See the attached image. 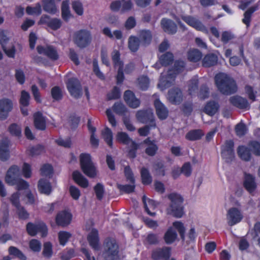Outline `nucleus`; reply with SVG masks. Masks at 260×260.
<instances>
[{"label": "nucleus", "instance_id": "obj_53", "mask_svg": "<svg viewBox=\"0 0 260 260\" xmlns=\"http://www.w3.org/2000/svg\"><path fill=\"white\" fill-rule=\"evenodd\" d=\"M193 105L192 102H186L183 103L181 107V110L186 116H189L193 111Z\"/></svg>", "mask_w": 260, "mask_h": 260}, {"label": "nucleus", "instance_id": "obj_39", "mask_svg": "<svg viewBox=\"0 0 260 260\" xmlns=\"http://www.w3.org/2000/svg\"><path fill=\"white\" fill-rule=\"evenodd\" d=\"M102 135L105 142L111 148H112L113 146V133L110 128L106 127L102 132Z\"/></svg>", "mask_w": 260, "mask_h": 260}, {"label": "nucleus", "instance_id": "obj_58", "mask_svg": "<svg viewBox=\"0 0 260 260\" xmlns=\"http://www.w3.org/2000/svg\"><path fill=\"white\" fill-rule=\"evenodd\" d=\"M26 12L28 15H40L42 13L40 4L39 3H37L34 7L27 6L26 8Z\"/></svg>", "mask_w": 260, "mask_h": 260}, {"label": "nucleus", "instance_id": "obj_35", "mask_svg": "<svg viewBox=\"0 0 260 260\" xmlns=\"http://www.w3.org/2000/svg\"><path fill=\"white\" fill-rule=\"evenodd\" d=\"M42 3L44 11L50 14H55L58 11L54 0H42Z\"/></svg>", "mask_w": 260, "mask_h": 260}, {"label": "nucleus", "instance_id": "obj_55", "mask_svg": "<svg viewBox=\"0 0 260 260\" xmlns=\"http://www.w3.org/2000/svg\"><path fill=\"white\" fill-rule=\"evenodd\" d=\"M154 169L157 175L164 177L166 175V167L162 161H158L154 165Z\"/></svg>", "mask_w": 260, "mask_h": 260}, {"label": "nucleus", "instance_id": "obj_49", "mask_svg": "<svg viewBox=\"0 0 260 260\" xmlns=\"http://www.w3.org/2000/svg\"><path fill=\"white\" fill-rule=\"evenodd\" d=\"M121 96L120 89L117 86H114L112 90L106 95L107 101L119 99Z\"/></svg>", "mask_w": 260, "mask_h": 260}, {"label": "nucleus", "instance_id": "obj_19", "mask_svg": "<svg viewBox=\"0 0 260 260\" xmlns=\"http://www.w3.org/2000/svg\"><path fill=\"white\" fill-rule=\"evenodd\" d=\"M185 69L184 61L180 60H176L173 67L169 70L167 77L170 79L174 80L176 76L183 72Z\"/></svg>", "mask_w": 260, "mask_h": 260}, {"label": "nucleus", "instance_id": "obj_22", "mask_svg": "<svg viewBox=\"0 0 260 260\" xmlns=\"http://www.w3.org/2000/svg\"><path fill=\"white\" fill-rule=\"evenodd\" d=\"M160 25L163 30L169 35H174L177 32V26L171 19L163 18Z\"/></svg>", "mask_w": 260, "mask_h": 260}, {"label": "nucleus", "instance_id": "obj_26", "mask_svg": "<svg viewBox=\"0 0 260 260\" xmlns=\"http://www.w3.org/2000/svg\"><path fill=\"white\" fill-rule=\"evenodd\" d=\"M34 123L36 129L44 131L46 128L45 118L41 112H37L34 114Z\"/></svg>", "mask_w": 260, "mask_h": 260}, {"label": "nucleus", "instance_id": "obj_61", "mask_svg": "<svg viewBox=\"0 0 260 260\" xmlns=\"http://www.w3.org/2000/svg\"><path fill=\"white\" fill-rule=\"evenodd\" d=\"M20 193L16 191L12 193L10 198V201L12 205L16 208L21 206L20 202Z\"/></svg>", "mask_w": 260, "mask_h": 260}, {"label": "nucleus", "instance_id": "obj_62", "mask_svg": "<svg viewBox=\"0 0 260 260\" xmlns=\"http://www.w3.org/2000/svg\"><path fill=\"white\" fill-rule=\"evenodd\" d=\"M8 131L11 135L19 137L21 134V129L16 123H12L8 127Z\"/></svg>", "mask_w": 260, "mask_h": 260}, {"label": "nucleus", "instance_id": "obj_47", "mask_svg": "<svg viewBox=\"0 0 260 260\" xmlns=\"http://www.w3.org/2000/svg\"><path fill=\"white\" fill-rule=\"evenodd\" d=\"M51 95L54 101H60L63 98L61 89L58 86H55L51 89Z\"/></svg>", "mask_w": 260, "mask_h": 260}, {"label": "nucleus", "instance_id": "obj_42", "mask_svg": "<svg viewBox=\"0 0 260 260\" xmlns=\"http://www.w3.org/2000/svg\"><path fill=\"white\" fill-rule=\"evenodd\" d=\"M202 53L197 49H190L187 53L188 59L193 62H197L202 57Z\"/></svg>", "mask_w": 260, "mask_h": 260}, {"label": "nucleus", "instance_id": "obj_40", "mask_svg": "<svg viewBox=\"0 0 260 260\" xmlns=\"http://www.w3.org/2000/svg\"><path fill=\"white\" fill-rule=\"evenodd\" d=\"M174 60L173 54L170 52H167L161 55L159 60L162 66L167 67L173 62Z\"/></svg>", "mask_w": 260, "mask_h": 260}, {"label": "nucleus", "instance_id": "obj_54", "mask_svg": "<svg viewBox=\"0 0 260 260\" xmlns=\"http://www.w3.org/2000/svg\"><path fill=\"white\" fill-rule=\"evenodd\" d=\"M28 151L30 156H34L43 153L45 151V148L43 145L38 144L30 147Z\"/></svg>", "mask_w": 260, "mask_h": 260}, {"label": "nucleus", "instance_id": "obj_28", "mask_svg": "<svg viewBox=\"0 0 260 260\" xmlns=\"http://www.w3.org/2000/svg\"><path fill=\"white\" fill-rule=\"evenodd\" d=\"M219 107L218 102L214 101H210L205 105L203 111L206 114L213 116L219 111Z\"/></svg>", "mask_w": 260, "mask_h": 260}, {"label": "nucleus", "instance_id": "obj_9", "mask_svg": "<svg viewBox=\"0 0 260 260\" xmlns=\"http://www.w3.org/2000/svg\"><path fill=\"white\" fill-rule=\"evenodd\" d=\"M66 84L67 88L71 96L77 99L81 96L82 94V87L78 79L76 78H70Z\"/></svg>", "mask_w": 260, "mask_h": 260}, {"label": "nucleus", "instance_id": "obj_50", "mask_svg": "<svg viewBox=\"0 0 260 260\" xmlns=\"http://www.w3.org/2000/svg\"><path fill=\"white\" fill-rule=\"evenodd\" d=\"M72 237V234L67 231H60L58 233V240L60 245L65 246L68 242L70 238Z\"/></svg>", "mask_w": 260, "mask_h": 260}, {"label": "nucleus", "instance_id": "obj_43", "mask_svg": "<svg viewBox=\"0 0 260 260\" xmlns=\"http://www.w3.org/2000/svg\"><path fill=\"white\" fill-rule=\"evenodd\" d=\"M140 40L137 37L131 36L129 37L128 41V46L129 50L133 52H137L140 46Z\"/></svg>", "mask_w": 260, "mask_h": 260}, {"label": "nucleus", "instance_id": "obj_11", "mask_svg": "<svg viewBox=\"0 0 260 260\" xmlns=\"http://www.w3.org/2000/svg\"><path fill=\"white\" fill-rule=\"evenodd\" d=\"M38 24L47 25L53 30L59 29L62 25V21L57 18H51L47 15H43L38 22Z\"/></svg>", "mask_w": 260, "mask_h": 260}, {"label": "nucleus", "instance_id": "obj_32", "mask_svg": "<svg viewBox=\"0 0 260 260\" xmlns=\"http://www.w3.org/2000/svg\"><path fill=\"white\" fill-rule=\"evenodd\" d=\"M239 157L243 160L248 161L251 158L250 149L244 145H240L237 148Z\"/></svg>", "mask_w": 260, "mask_h": 260}, {"label": "nucleus", "instance_id": "obj_37", "mask_svg": "<svg viewBox=\"0 0 260 260\" xmlns=\"http://www.w3.org/2000/svg\"><path fill=\"white\" fill-rule=\"evenodd\" d=\"M142 183L144 185H150L152 182V177L148 169L142 167L140 170Z\"/></svg>", "mask_w": 260, "mask_h": 260}, {"label": "nucleus", "instance_id": "obj_20", "mask_svg": "<svg viewBox=\"0 0 260 260\" xmlns=\"http://www.w3.org/2000/svg\"><path fill=\"white\" fill-rule=\"evenodd\" d=\"M123 99L126 104L132 108H137L140 105V101L137 98L135 93L130 90L125 91Z\"/></svg>", "mask_w": 260, "mask_h": 260}, {"label": "nucleus", "instance_id": "obj_44", "mask_svg": "<svg viewBox=\"0 0 260 260\" xmlns=\"http://www.w3.org/2000/svg\"><path fill=\"white\" fill-rule=\"evenodd\" d=\"M61 10L62 19L66 22L69 21L72 15L70 10L68 2L64 1L62 2Z\"/></svg>", "mask_w": 260, "mask_h": 260}, {"label": "nucleus", "instance_id": "obj_27", "mask_svg": "<svg viewBox=\"0 0 260 260\" xmlns=\"http://www.w3.org/2000/svg\"><path fill=\"white\" fill-rule=\"evenodd\" d=\"M244 188L249 192H253L256 188L255 182V178L250 174H245L244 181L243 182Z\"/></svg>", "mask_w": 260, "mask_h": 260}, {"label": "nucleus", "instance_id": "obj_57", "mask_svg": "<svg viewBox=\"0 0 260 260\" xmlns=\"http://www.w3.org/2000/svg\"><path fill=\"white\" fill-rule=\"evenodd\" d=\"M199 81L198 79H191L188 84V92L190 95H194L198 90Z\"/></svg>", "mask_w": 260, "mask_h": 260}, {"label": "nucleus", "instance_id": "obj_14", "mask_svg": "<svg viewBox=\"0 0 260 260\" xmlns=\"http://www.w3.org/2000/svg\"><path fill=\"white\" fill-rule=\"evenodd\" d=\"M136 118L141 123L156 124L153 113L150 109L138 111L136 113Z\"/></svg>", "mask_w": 260, "mask_h": 260}, {"label": "nucleus", "instance_id": "obj_59", "mask_svg": "<svg viewBox=\"0 0 260 260\" xmlns=\"http://www.w3.org/2000/svg\"><path fill=\"white\" fill-rule=\"evenodd\" d=\"M42 254L45 257L50 258L53 254L52 245L51 242H47L44 244Z\"/></svg>", "mask_w": 260, "mask_h": 260}, {"label": "nucleus", "instance_id": "obj_5", "mask_svg": "<svg viewBox=\"0 0 260 260\" xmlns=\"http://www.w3.org/2000/svg\"><path fill=\"white\" fill-rule=\"evenodd\" d=\"M116 141L123 145H128L130 143V146L127 151V156L130 158H135L137 156V151L139 145L135 141H133L125 132H120L117 133L116 136Z\"/></svg>", "mask_w": 260, "mask_h": 260}, {"label": "nucleus", "instance_id": "obj_6", "mask_svg": "<svg viewBox=\"0 0 260 260\" xmlns=\"http://www.w3.org/2000/svg\"><path fill=\"white\" fill-rule=\"evenodd\" d=\"M104 247L105 253L109 260H117L119 258V245L114 238H106Z\"/></svg>", "mask_w": 260, "mask_h": 260}, {"label": "nucleus", "instance_id": "obj_29", "mask_svg": "<svg viewBox=\"0 0 260 260\" xmlns=\"http://www.w3.org/2000/svg\"><path fill=\"white\" fill-rule=\"evenodd\" d=\"M178 238V235L176 231L173 227H169L164 236V240L167 244H173Z\"/></svg>", "mask_w": 260, "mask_h": 260}, {"label": "nucleus", "instance_id": "obj_10", "mask_svg": "<svg viewBox=\"0 0 260 260\" xmlns=\"http://www.w3.org/2000/svg\"><path fill=\"white\" fill-rule=\"evenodd\" d=\"M171 255V248L164 246L152 250L151 257L153 260H169Z\"/></svg>", "mask_w": 260, "mask_h": 260}, {"label": "nucleus", "instance_id": "obj_60", "mask_svg": "<svg viewBox=\"0 0 260 260\" xmlns=\"http://www.w3.org/2000/svg\"><path fill=\"white\" fill-rule=\"evenodd\" d=\"M112 59L115 68L124 66L123 62L120 60V54L118 51H114L112 55Z\"/></svg>", "mask_w": 260, "mask_h": 260}, {"label": "nucleus", "instance_id": "obj_15", "mask_svg": "<svg viewBox=\"0 0 260 260\" xmlns=\"http://www.w3.org/2000/svg\"><path fill=\"white\" fill-rule=\"evenodd\" d=\"M13 103L12 101L8 98L0 100V120H4L7 118L9 113L12 110Z\"/></svg>", "mask_w": 260, "mask_h": 260}, {"label": "nucleus", "instance_id": "obj_33", "mask_svg": "<svg viewBox=\"0 0 260 260\" xmlns=\"http://www.w3.org/2000/svg\"><path fill=\"white\" fill-rule=\"evenodd\" d=\"M9 145L7 141L2 140L0 141V159L5 161L10 157Z\"/></svg>", "mask_w": 260, "mask_h": 260}, {"label": "nucleus", "instance_id": "obj_31", "mask_svg": "<svg viewBox=\"0 0 260 260\" xmlns=\"http://www.w3.org/2000/svg\"><path fill=\"white\" fill-rule=\"evenodd\" d=\"M87 240L90 246L95 250L99 249V238L98 232L96 230H93L88 235Z\"/></svg>", "mask_w": 260, "mask_h": 260}, {"label": "nucleus", "instance_id": "obj_7", "mask_svg": "<svg viewBox=\"0 0 260 260\" xmlns=\"http://www.w3.org/2000/svg\"><path fill=\"white\" fill-rule=\"evenodd\" d=\"M91 33L88 30L80 29L75 34V43L81 48H84L88 46L91 43Z\"/></svg>", "mask_w": 260, "mask_h": 260}, {"label": "nucleus", "instance_id": "obj_21", "mask_svg": "<svg viewBox=\"0 0 260 260\" xmlns=\"http://www.w3.org/2000/svg\"><path fill=\"white\" fill-rule=\"evenodd\" d=\"M229 101L234 106L240 109H249L250 106L247 100L239 95L231 96Z\"/></svg>", "mask_w": 260, "mask_h": 260}, {"label": "nucleus", "instance_id": "obj_25", "mask_svg": "<svg viewBox=\"0 0 260 260\" xmlns=\"http://www.w3.org/2000/svg\"><path fill=\"white\" fill-rule=\"evenodd\" d=\"M38 189L40 193L49 196L52 191L51 183L47 179L41 178L38 183Z\"/></svg>", "mask_w": 260, "mask_h": 260}, {"label": "nucleus", "instance_id": "obj_52", "mask_svg": "<svg viewBox=\"0 0 260 260\" xmlns=\"http://www.w3.org/2000/svg\"><path fill=\"white\" fill-rule=\"evenodd\" d=\"M173 227L178 232L182 240H185V228L182 222L176 221L173 222Z\"/></svg>", "mask_w": 260, "mask_h": 260}, {"label": "nucleus", "instance_id": "obj_34", "mask_svg": "<svg viewBox=\"0 0 260 260\" xmlns=\"http://www.w3.org/2000/svg\"><path fill=\"white\" fill-rule=\"evenodd\" d=\"M218 57L214 53L206 54L203 59L202 65L206 68H209L216 65L217 63Z\"/></svg>", "mask_w": 260, "mask_h": 260}, {"label": "nucleus", "instance_id": "obj_16", "mask_svg": "<svg viewBox=\"0 0 260 260\" xmlns=\"http://www.w3.org/2000/svg\"><path fill=\"white\" fill-rule=\"evenodd\" d=\"M72 219V214L66 210L59 212L55 217V222L58 226L65 227L70 224Z\"/></svg>", "mask_w": 260, "mask_h": 260}, {"label": "nucleus", "instance_id": "obj_64", "mask_svg": "<svg viewBox=\"0 0 260 260\" xmlns=\"http://www.w3.org/2000/svg\"><path fill=\"white\" fill-rule=\"evenodd\" d=\"M248 146L252 148L255 155L260 156V142L257 141H251L249 142Z\"/></svg>", "mask_w": 260, "mask_h": 260}, {"label": "nucleus", "instance_id": "obj_3", "mask_svg": "<svg viewBox=\"0 0 260 260\" xmlns=\"http://www.w3.org/2000/svg\"><path fill=\"white\" fill-rule=\"evenodd\" d=\"M171 203L167 209L168 213L176 218H181L184 214L183 198L176 193H171L168 196Z\"/></svg>", "mask_w": 260, "mask_h": 260}, {"label": "nucleus", "instance_id": "obj_46", "mask_svg": "<svg viewBox=\"0 0 260 260\" xmlns=\"http://www.w3.org/2000/svg\"><path fill=\"white\" fill-rule=\"evenodd\" d=\"M142 201L144 205V208L145 209V211L147 213L150 215V216H154L155 215V213L154 212H151L150 210L149 209V207L148 206V205L153 208H154L155 207V201L153 200L148 199L146 198L145 196H143L142 198Z\"/></svg>", "mask_w": 260, "mask_h": 260}, {"label": "nucleus", "instance_id": "obj_8", "mask_svg": "<svg viewBox=\"0 0 260 260\" xmlns=\"http://www.w3.org/2000/svg\"><path fill=\"white\" fill-rule=\"evenodd\" d=\"M222 158L228 164L231 163L235 159L234 142L232 140H227L221 149Z\"/></svg>", "mask_w": 260, "mask_h": 260}, {"label": "nucleus", "instance_id": "obj_45", "mask_svg": "<svg viewBox=\"0 0 260 260\" xmlns=\"http://www.w3.org/2000/svg\"><path fill=\"white\" fill-rule=\"evenodd\" d=\"M258 9L257 6H254L249 8L244 14V18L242 19L243 23L247 27L250 25L252 14Z\"/></svg>", "mask_w": 260, "mask_h": 260}, {"label": "nucleus", "instance_id": "obj_38", "mask_svg": "<svg viewBox=\"0 0 260 260\" xmlns=\"http://www.w3.org/2000/svg\"><path fill=\"white\" fill-rule=\"evenodd\" d=\"M204 136L202 130L200 129L189 131L185 135V138L189 141H196L200 140Z\"/></svg>", "mask_w": 260, "mask_h": 260}, {"label": "nucleus", "instance_id": "obj_4", "mask_svg": "<svg viewBox=\"0 0 260 260\" xmlns=\"http://www.w3.org/2000/svg\"><path fill=\"white\" fill-rule=\"evenodd\" d=\"M79 159L80 167L83 173L90 178H94L96 175V170L90 154L82 153L79 156Z\"/></svg>", "mask_w": 260, "mask_h": 260}, {"label": "nucleus", "instance_id": "obj_13", "mask_svg": "<svg viewBox=\"0 0 260 260\" xmlns=\"http://www.w3.org/2000/svg\"><path fill=\"white\" fill-rule=\"evenodd\" d=\"M243 216L240 210L236 207L230 208L226 214L228 224L230 226L234 225L239 223L243 219Z\"/></svg>", "mask_w": 260, "mask_h": 260}, {"label": "nucleus", "instance_id": "obj_48", "mask_svg": "<svg viewBox=\"0 0 260 260\" xmlns=\"http://www.w3.org/2000/svg\"><path fill=\"white\" fill-rule=\"evenodd\" d=\"M113 111L119 115H123L127 111L126 107L121 102H116L113 105Z\"/></svg>", "mask_w": 260, "mask_h": 260}, {"label": "nucleus", "instance_id": "obj_56", "mask_svg": "<svg viewBox=\"0 0 260 260\" xmlns=\"http://www.w3.org/2000/svg\"><path fill=\"white\" fill-rule=\"evenodd\" d=\"M30 95L29 93L23 90L21 92L19 103L21 106L26 107L29 104Z\"/></svg>", "mask_w": 260, "mask_h": 260}, {"label": "nucleus", "instance_id": "obj_30", "mask_svg": "<svg viewBox=\"0 0 260 260\" xmlns=\"http://www.w3.org/2000/svg\"><path fill=\"white\" fill-rule=\"evenodd\" d=\"M73 179L78 185L83 188H86L89 185L88 180L78 171H75L72 174Z\"/></svg>", "mask_w": 260, "mask_h": 260}, {"label": "nucleus", "instance_id": "obj_18", "mask_svg": "<svg viewBox=\"0 0 260 260\" xmlns=\"http://www.w3.org/2000/svg\"><path fill=\"white\" fill-rule=\"evenodd\" d=\"M183 20L189 26L196 30L201 31L206 34L209 33L208 28L199 20L191 17L187 16L183 18Z\"/></svg>", "mask_w": 260, "mask_h": 260}, {"label": "nucleus", "instance_id": "obj_12", "mask_svg": "<svg viewBox=\"0 0 260 260\" xmlns=\"http://www.w3.org/2000/svg\"><path fill=\"white\" fill-rule=\"evenodd\" d=\"M37 50L39 54H43L51 60L55 61L59 58V55L56 49L52 45H47L45 47L38 45L37 47Z\"/></svg>", "mask_w": 260, "mask_h": 260}, {"label": "nucleus", "instance_id": "obj_51", "mask_svg": "<svg viewBox=\"0 0 260 260\" xmlns=\"http://www.w3.org/2000/svg\"><path fill=\"white\" fill-rule=\"evenodd\" d=\"M96 199L101 201L105 194L104 186L101 183H98L93 187Z\"/></svg>", "mask_w": 260, "mask_h": 260}, {"label": "nucleus", "instance_id": "obj_1", "mask_svg": "<svg viewBox=\"0 0 260 260\" xmlns=\"http://www.w3.org/2000/svg\"><path fill=\"white\" fill-rule=\"evenodd\" d=\"M215 84L220 93L224 95H231L237 91L235 81L223 73L217 74L214 78Z\"/></svg>", "mask_w": 260, "mask_h": 260}, {"label": "nucleus", "instance_id": "obj_24", "mask_svg": "<svg viewBox=\"0 0 260 260\" xmlns=\"http://www.w3.org/2000/svg\"><path fill=\"white\" fill-rule=\"evenodd\" d=\"M143 144L147 146L145 152L147 155L154 156L156 154L158 147L154 140H151L150 137H148L143 141Z\"/></svg>", "mask_w": 260, "mask_h": 260}, {"label": "nucleus", "instance_id": "obj_23", "mask_svg": "<svg viewBox=\"0 0 260 260\" xmlns=\"http://www.w3.org/2000/svg\"><path fill=\"white\" fill-rule=\"evenodd\" d=\"M154 106L158 118L161 120L167 119L169 115V111L159 99H156L154 101Z\"/></svg>", "mask_w": 260, "mask_h": 260}, {"label": "nucleus", "instance_id": "obj_41", "mask_svg": "<svg viewBox=\"0 0 260 260\" xmlns=\"http://www.w3.org/2000/svg\"><path fill=\"white\" fill-rule=\"evenodd\" d=\"M8 253L14 258H17L20 260H26L27 257L25 254L17 247L11 246L8 248Z\"/></svg>", "mask_w": 260, "mask_h": 260}, {"label": "nucleus", "instance_id": "obj_2", "mask_svg": "<svg viewBox=\"0 0 260 260\" xmlns=\"http://www.w3.org/2000/svg\"><path fill=\"white\" fill-rule=\"evenodd\" d=\"M20 170L17 165L11 166L8 170L5 176V180L6 183L10 186L16 185V188L18 190L26 189L28 188V183L20 178Z\"/></svg>", "mask_w": 260, "mask_h": 260}, {"label": "nucleus", "instance_id": "obj_17", "mask_svg": "<svg viewBox=\"0 0 260 260\" xmlns=\"http://www.w3.org/2000/svg\"><path fill=\"white\" fill-rule=\"evenodd\" d=\"M183 97L182 91L178 87L172 88L168 91V99L172 104L179 105L183 101Z\"/></svg>", "mask_w": 260, "mask_h": 260}, {"label": "nucleus", "instance_id": "obj_36", "mask_svg": "<svg viewBox=\"0 0 260 260\" xmlns=\"http://www.w3.org/2000/svg\"><path fill=\"white\" fill-rule=\"evenodd\" d=\"M140 42L144 46L148 45L152 40L151 32L149 30L143 29L140 30L139 35Z\"/></svg>", "mask_w": 260, "mask_h": 260}, {"label": "nucleus", "instance_id": "obj_63", "mask_svg": "<svg viewBox=\"0 0 260 260\" xmlns=\"http://www.w3.org/2000/svg\"><path fill=\"white\" fill-rule=\"evenodd\" d=\"M118 188L121 192H123L126 193H130L133 192L135 189V184H125V185H121L118 184L117 185Z\"/></svg>", "mask_w": 260, "mask_h": 260}]
</instances>
